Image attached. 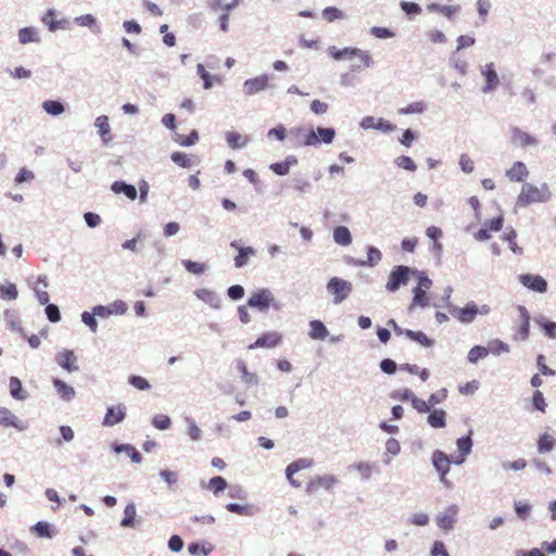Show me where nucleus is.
I'll return each instance as SVG.
<instances>
[{"label":"nucleus","instance_id":"0eeeda50","mask_svg":"<svg viewBox=\"0 0 556 556\" xmlns=\"http://www.w3.org/2000/svg\"><path fill=\"white\" fill-rule=\"evenodd\" d=\"M248 304L264 312L274 304V295L268 289H262L249 298Z\"/></svg>","mask_w":556,"mask_h":556},{"label":"nucleus","instance_id":"a19ab883","mask_svg":"<svg viewBox=\"0 0 556 556\" xmlns=\"http://www.w3.org/2000/svg\"><path fill=\"white\" fill-rule=\"evenodd\" d=\"M184 267L191 274L201 275L206 270L204 263L193 262L191 260L182 261Z\"/></svg>","mask_w":556,"mask_h":556},{"label":"nucleus","instance_id":"37998d69","mask_svg":"<svg viewBox=\"0 0 556 556\" xmlns=\"http://www.w3.org/2000/svg\"><path fill=\"white\" fill-rule=\"evenodd\" d=\"M489 354V350L484 346L476 345L468 353V359L471 363H476L480 358L485 357Z\"/></svg>","mask_w":556,"mask_h":556},{"label":"nucleus","instance_id":"864d4df0","mask_svg":"<svg viewBox=\"0 0 556 556\" xmlns=\"http://www.w3.org/2000/svg\"><path fill=\"white\" fill-rule=\"evenodd\" d=\"M516 231L510 229L509 231L505 232L502 238L509 243V248L514 253H520L521 249L516 243Z\"/></svg>","mask_w":556,"mask_h":556},{"label":"nucleus","instance_id":"473e14b6","mask_svg":"<svg viewBox=\"0 0 556 556\" xmlns=\"http://www.w3.org/2000/svg\"><path fill=\"white\" fill-rule=\"evenodd\" d=\"M237 368L241 372V379L243 380L244 383H247V384H256L257 383V377L248 370V367L244 362L239 361L237 364Z\"/></svg>","mask_w":556,"mask_h":556},{"label":"nucleus","instance_id":"4be33fe9","mask_svg":"<svg viewBox=\"0 0 556 556\" xmlns=\"http://www.w3.org/2000/svg\"><path fill=\"white\" fill-rule=\"evenodd\" d=\"M0 425L9 428H15L17 430H24L25 425L18 420V418L8 408H0Z\"/></svg>","mask_w":556,"mask_h":556},{"label":"nucleus","instance_id":"680f3d73","mask_svg":"<svg viewBox=\"0 0 556 556\" xmlns=\"http://www.w3.org/2000/svg\"><path fill=\"white\" fill-rule=\"evenodd\" d=\"M46 314L50 321L58 323L61 319L60 309L54 304H48L46 307Z\"/></svg>","mask_w":556,"mask_h":556},{"label":"nucleus","instance_id":"c756f323","mask_svg":"<svg viewBox=\"0 0 556 556\" xmlns=\"http://www.w3.org/2000/svg\"><path fill=\"white\" fill-rule=\"evenodd\" d=\"M255 254V250L251 247L239 248V253L235 257V266L241 268L247 265L249 257Z\"/></svg>","mask_w":556,"mask_h":556},{"label":"nucleus","instance_id":"b1692460","mask_svg":"<svg viewBox=\"0 0 556 556\" xmlns=\"http://www.w3.org/2000/svg\"><path fill=\"white\" fill-rule=\"evenodd\" d=\"M296 163H298V159L293 155H289L286 157V160L283 162L273 163L270 165V169L276 175L283 176V175H287L290 170V167L292 165H295Z\"/></svg>","mask_w":556,"mask_h":556},{"label":"nucleus","instance_id":"bf43d9fd","mask_svg":"<svg viewBox=\"0 0 556 556\" xmlns=\"http://www.w3.org/2000/svg\"><path fill=\"white\" fill-rule=\"evenodd\" d=\"M413 304L419 306H425L427 304L426 291L421 289V287H416L414 289Z\"/></svg>","mask_w":556,"mask_h":556},{"label":"nucleus","instance_id":"0e129e2a","mask_svg":"<svg viewBox=\"0 0 556 556\" xmlns=\"http://www.w3.org/2000/svg\"><path fill=\"white\" fill-rule=\"evenodd\" d=\"M515 510L520 518L526 519L530 514L531 506L525 502H516Z\"/></svg>","mask_w":556,"mask_h":556},{"label":"nucleus","instance_id":"ddd939ff","mask_svg":"<svg viewBox=\"0 0 556 556\" xmlns=\"http://www.w3.org/2000/svg\"><path fill=\"white\" fill-rule=\"evenodd\" d=\"M432 464L439 472L441 480L447 484L445 476L447 475L451 467L450 457L442 451H434L432 454Z\"/></svg>","mask_w":556,"mask_h":556},{"label":"nucleus","instance_id":"e433bc0d","mask_svg":"<svg viewBox=\"0 0 556 556\" xmlns=\"http://www.w3.org/2000/svg\"><path fill=\"white\" fill-rule=\"evenodd\" d=\"M381 257H382V254L377 248L369 247L368 253H367V260L363 261L361 264L363 266H375L376 264H378L381 261Z\"/></svg>","mask_w":556,"mask_h":556},{"label":"nucleus","instance_id":"393cba45","mask_svg":"<svg viewBox=\"0 0 556 556\" xmlns=\"http://www.w3.org/2000/svg\"><path fill=\"white\" fill-rule=\"evenodd\" d=\"M96 126L99 129V134L103 140V142L108 143L112 140L111 136V127L109 124V118L105 115H101L96 119Z\"/></svg>","mask_w":556,"mask_h":556},{"label":"nucleus","instance_id":"c85d7f7f","mask_svg":"<svg viewBox=\"0 0 556 556\" xmlns=\"http://www.w3.org/2000/svg\"><path fill=\"white\" fill-rule=\"evenodd\" d=\"M10 393L16 400H25L27 392L23 389L22 382L17 377L10 378Z\"/></svg>","mask_w":556,"mask_h":556},{"label":"nucleus","instance_id":"5fc2aeb1","mask_svg":"<svg viewBox=\"0 0 556 556\" xmlns=\"http://www.w3.org/2000/svg\"><path fill=\"white\" fill-rule=\"evenodd\" d=\"M488 350L491 351L495 355H500L501 353H507L509 351V348L503 341L494 340L490 343V346Z\"/></svg>","mask_w":556,"mask_h":556},{"label":"nucleus","instance_id":"a211bd4d","mask_svg":"<svg viewBox=\"0 0 556 556\" xmlns=\"http://www.w3.org/2000/svg\"><path fill=\"white\" fill-rule=\"evenodd\" d=\"M458 456L454 459V464L460 465L465 462L466 456L471 452L472 440H471V431L468 435L459 438L456 441Z\"/></svg>","mask_w":556,"mask_h":556},{"label":"nucleus","instance_id":"2eb2a0df","mask_svg":"<svg viewBox=\"0 0 556 556\" xmlns=\"http://www.w3.org/2000/svg\"><path fill=\"white\" fill-rule=\"evenodd\" d=\"M520 326L516 333L514 334V339L518 341H526L530 334V315L526 307L520 306Z\"/></svg>","mask_w":556,"mask_h":556},{"label":"nucleus","instance_id":"6ab92c4d","mask_svg":"<svg viewBox=\"0 0 556 556\" xmlns=\"http://www.w3.org/2000/svg\"><path fill=\"white\" fill-rule=\"evenodd\" d=\"M125 416L126 412L123 405L109 407L102 424L103 426L112 427L121 422L125 418Z\"/></svg>","mask_w":556,"mask_h":556},{"label":"nucleus","instance_id":"f257e3e1","mask_svg":"<svg viewBox=\"0 0 556 556\" xmlns=\"http://www.w3.org/2000/svg\"><path fill=\"white\" fill-rule=\"evenodd\" d=\"M551 197L552 193L546 184H542L540 187L532 184H525L517 197L516 205L519 207H526L534 203L546 202Z\"/></svg>","mask_w":556,"mask_h":556},{"label":"nucleus","instance_id":"cd10ccee","mask_svg":"<svg viewBox=\"0 0 556 556\" xmlns=\"http://www.w3.org/2000/svg\"><path fill=\"white\" fill-rule=\"evenodd\" d=\"M333 239L341 245H349L352 242L350 230L345 226H338L334 228Z\"/></svg>","mask_w":556,"mask_h":556},{"label":"nucleus","instance_id":"58836bf2","mask_svg":"<svg viewBox=\"0 0 556 556\" xmlns=\"http://www.w3.org/2000/svg\"><path fill=\"white\" fill-rule=\"evenodd\" d=\"M405 336L422 346H429L430 339L421 331L405 330Z\"/></svg>","mask_w":556,"mask_h":556},{"label":"nucleus","instance_id":"1a4fd4ad","mask_svg":"<svg viewBox=\"0 0 556 556\" xmlns=\"http://www.w3.org/2000/svg\"><path fill=\"white\" fill-rule=\"evenodd\" d=\"M269 87V77L260 75L254 78L247 79L243 84V91L247 96L256 94Z\"/></svg>","mask_w":556,"mask_h":556},{"label":"nucleus","instance_id":"13d9d810","mask_svg":"<svg viewBox=\"0 0 556 556\" xmlns=\"http://www.w3.org/2000/svg\"><path fill=\"white\" fill-rule=\"evenodd\" d=\"M42 23L49 27L51 31L59 28V23L55 21V15L52 10H49L42 17Z\"/></svg>","mask_w":556,"mask_h":556},{"label":"nucleus","instance_id":"f03ea898","mask_svg":"<svg viewBox=\"0 0 556 556\" xmlns=\"http://www.w3.org/2000/svg\"><path fill=\"white\" fill-rule=\"evenodd\" d=\"M328 52L331 58H333L334 60H338V61L342 60V59H352V58L356 56V58H358V60L361 62L359 66H364V67H369L372 63V60H371V56L369 55V53L367 51H363L357 48H344V49L340 50L336 47H330Z\"/></svg>","mask_w":556,"mask_h":556},{"label":"nucleus","instance_id":"e2e57ef3","mask_svg":"<svg viewBox=\"0 0 556 556\" xmlns=\"http://www.w3.org/2000/svg\"><path fill=\"white\" fill-rule=\"evenodd\" d=\"M540 326L544 329L545 334L551 338H556V323L549 320L539 321Z\"/></svg>","mask_w":556,"mask_h":556},{"label":"nucleus","instance_id":"de8ad7c7","mask_svg":"<svg viewBox=\"0 0 556 556\" xmlns=\"http://www.w3.org/2000/svg\"><path fill=\"white\" fill-rule=\"evenodd\" d=\"M320 140L324 143H331L333 141L336 131L333 128H317L315 131Z\"/></svg>","mask_w":556,"mask_h":556},{"label":"nucleus","instance_id":"9b49d317","mask_svg":"<svg viewBox=\"0 0 556 556\" xmlns=\"http://www.w3.org/2000/svg\"><path fill=\"white\" fill-rule=\"evenodd\" d=\"M312 465L313 460L308 458H301L291 463L290 465H288L286 469L287 479L293 486L300 488L302 485V482L296 480L294 478V475L301 469L309 468Z\"/></svg>","mask_w":556,"mask_h":556},{"label":"nucleus","instance_id":"39448f33","mask_svg":"<svg viewBox=\"0 0 556 556\" xmlns=\"http://www.w3.org/2000/svg\"><path fill=\"white\" fill-rule=\"evenodd\" d=\"M490 313V306H478L475 302H469L467 305L457 311L456 317L460 323H471L477 315H486Z\"/></svg>","mask_w":556,"mask_h":556},{"label":"nucleus","instance_id":"412c9836","mask_svg":"<svg viewBox=\"0 0 556 556\" xmlns=\"http://www.w3.org/2000/svg\"><path fill=\"white\" fill-rule=\"evenodd\" d=\"M56 363L65 370L72 372L78 370L76 356L73 351L64 350L56 355Z\"/></svg>","mask_w":556,"mask_h":556},{"label":"nucleus","instance_id":"5701e85b","mask_svg":"<svg viewBox=\"0 0 556 556\" xmlns=\"http://www.w3.org/2000/svg\"><path fill=\"white\" fill-rule=\"evenodd\" d=\"M309 332L308 336L313 340H324L328 337L329 332L326 326L320 320H312L309 321Z\"/></svg>","mask_w":556,"mask_h":556},{"label":"nucleus","instance_id":"a18cd8bd","mask_svg":"<svg viewBox=\"0 0 556 556\" xmlns=\"http://www.w3.org/2000/svg\"><path fill=\"white\" fill-rule=\"evenodd\" d=\"M128 382L136 389L142 390V391L149 390L151 388L149 381L141 376L132 375L128 378Z\"/></svg>","mask_w":556,"mask_h":556},{"label":"nucleus","instance_id":"f704fd0d","mask_svg":"<svg viewBox=\"0 0 556 556\" xmlns=\"http://www.w3.org/2000/svg\"><path fill=\"white\" fill-rule=\"evenodd\" d=\"M170 159L180 167L189 168L192 166V157L184 152H174L172 153Z\"/></svg>","mask_w":556,"mask_h":556},{"label":"nucleus","instance_id":"c03bdc74","mask_svg":"<svg viewBox=\"0 0 556 556\" xmlns=\"http://www.w3.org/2000/svg\"><path fill=\"white\" fill-rule=\"evenodd\" d=\"M18 40L21 43L25 45L28 42L37 41L38 39L36 38V33L33 28L25 27V28L20 29Z\"/></svg>","mask_w":556,"mask_h":556},{"label":"nucleus","instance_id":"7ed1b4c3","mask_svg":"<svg viewBox=\"0 0 556 556\" xmlns=\"http://www.w3.org/2000/svg\"><path fill=\"white\" fill-rule=\"evenodd\" d=\"M417 271L407 266H395L389 275L386 288L390 292L396 291L401 286H406L410 276L416 275Z\"/></svg>","mask_w":556,"mask_h":556},{"label":"nucleus","instance_id":"49530a36","mask_svg":"<svg viewBox=\"0 0 556 556\" xmlns=\"http://www.w3.org/2000/svg\"><path fill=\"white\" fill-rule=\"evenodd\" d=\"M323 17L327 21V22H333L336 20H340L343 17V13L334 8V7H328L326 9H324L323 11Z\"/></svg>","mask_w":556,"mask_h":556},{"label":"nucleus","instance_id":"6e6d98bb","mask_svg":"<svg viewBox=\"0 0 556 556\" xmlns=\"http://www.w3.org/2000/svg\"><path fill=\"white\" fill-rule=\"evenodd\" d=\"M396 164L399 167L404 168L406 170H410V172L416 170V164L409 156L402 155V156L397 157Z\"/></svg>","mask_w":556,"mask_h":556},{"label":"nucleus","instance_id":"a878e982","mask_svg":"<svg viewBox=\"0 0 556 556\" xmlns=\"http://www.w3.org/2000/svg\"><path fill=\"white\" fill-rule=\"evenodd\" d=\"M111 189L117 194L124 193L130 200H135L137 198L136 188L132 185L125 184L124 181L113 182Z\"/></svg>","mask_w":556,"mask_h":556},{"label":"nucleus","instance_id":"774afa93","mask_svg":"<svg viewBox=\"0 0 556 556\" xmlns=\"http://www.w3.org/2000/svg\"><path fill=\"white\" fill-rule=\"evenodd\" d=\"M459 166L463 172L469 174L475 168V162L466 154H463L459 159Z\"/></svg>","mask_w":556,"mask_h":556},{"label":"nucleus","instance_id":"f3484780","mask_svg":"<svg viewBox=\"0 0 556 556\" xmlns=\"http://www.w3.org/2000/svg\"><path fill=\"white\" fill-rule=\"evenodd\" d=\"M506 176L510 181L522 182L529 176V170L525 163L517 161L506 170Z\"/></svg>","mask_w":556,"mask_h":556},{"label":"nucleus","instance_id":"2f4dec72","mask_svg":"<svg viewBox=\"0 0 556 556\" xmlns=\"http://www.w3.org/2000/svg\"><path fill=\"white\" fill-rule=\"evenodd\" d=\"M428 422L433 428H442L445 426V412L434 409L428 416Z\"/></svg>","mask_w":556,"mask_h":556},{"label":"nucleus","instance_id":"4c0bfd02","mask_svg":"<svg viewBox=\"0 0 556 556\" xmlns=\"http://www.w3.org/2000/svg\"><path fill=\"white\" fill-rule=\"evenodd\" d=\"M43 110L50 115H59L64 112V106L61 102L54 100H47L42 103Z\"/></svg>","mask_w":556,"mask_h":556},{"label":"nucleus","instance_id":"69168bd1","mask_svg":"<svg viewBox=\"0 0 556 556\" xmlns=\"http://www.w3.org/2000/svg\"><path fill=\"white\" fill-rule=\"evenodd\" d=\"M447 395H448L447 389H442V390L438 391L437 393H433L430 395L429 404L431 406H434V405L443 402L444 400H446Z\"/></svg>","mask_w":556,"mask_h":556},{"label":"nucleus","instance_id":"603ef678","mask_svg":"<svg viewBox=\"0 0 556 556\" xmlns=\"http://www.w3.org/2000/svg\"><path fill=\"white\" fill-rule=\"evenodd\" d=\"M532 404L535 409L540 410L541 413H545L547 405H546L544 395L541 391L536 390L533 393Z\"/></svg>","mask_w":556,"mask_h":556},{"label":"nucleus","instance_id":"f8f14e48","mask_svg":"<svg viewBox=\"0 0 556 556\" xmlns=\"http://www.w3.org/2000/svg\"><path fill=\"white\" fill-rule=\"evenodd\" d=\"M519 281L525 287H527L528 289L533 290L535 292L543 293L547 290L546 280L539 275H531V274L520 275Z\"/></svg>","mask_w":556,"mask_h":556},{"label":"nucleus","instance_id":"20e7f679","mask_svg":"<svg viewBox=\"0 0 556 556\" xmlns=\"http://www.w3.org/2000/svg\"><path fill=\"white\" fill-rule=\"evenodd\" d=\"M327 289L333 295V302L339 304L352 292V283L341 278L333 277L328 281Z\"/></svg>","mask_w":556,"mask_h":556},{"label":"nucleus","instance_id":"4468645a","mask_svg":"<svg viewBox=\"0 0 556 556\" xmlns=\"http://www.w3.org/2000/svg\"><path fill=\"white\" fill-rule=\"evenodd\" d=\"M293 137H294V146L295 147H306V146L315 147L320 143V140L314 130L298 129L293 134Z\"/></svg>","mask_w":556,"mask_h":556},{"label":"nucleus","instance_id":"c9c22d12","mask_svg":"<svg viewBox=\"0 0 556 556\" xmlns=\"http://www.w3.org/2000/svg\"><path fill=\"white\" fill-rule=\"evenodd\" d=\"M555 441L548 433H544L540 437L538 442V450L540 453H546L553 450Z\"/></svg>","mask_w":556,"mask_h":556},{"label":"nucleus","instance_id":"79ce46f5","mask_svg":"<svg viewBox=\"0 0 556 556\" xmlns=\"http://www.w3.org/2000/svg\"><path fill=\"white\" fill-rule=\"evenodd\" d=\"M31 531L36 533L39 538H51L53 532L51 531L50 525L43 521L37 522Z\"/></svg>","mask_w":556,"mask_h":556},{"label":"nucleus","instance_id":"423d86ee","mask_svg":"<svg viewBox=\"0 0 556 556\" xmlns=\"http://www.w3.org/2000/svg\"><path fill=\"white\" fill-rule=\"evenodd\" d=\"M337 482L338 480L334 476H317L307 483L305 492L308 495H313L316 494L320 489L328 491L331 490L337 484Z\"/></svg>","mask_w":556,"mask_h":556},{"label":"nucleus","instance_id":"9d476101","mask_svg":"<svg viewBox=\"0 0 556 556\" xmlns=\"http://www.w3.org/2000/svg\"><path fill=\"white\" fill-rule=\"evenodd\" d=\"M282 341V336L276 331L265 332L258 337L255 342L249 345L250 350L265 348L271 349L279 345Z\"/></svg>","mask_w":556,"mask_h":556},{"label":"nucleus","instance_id":"338daca9","mask_svg":"<svg viewBox=\"0 0 556 556\" xmlns=\"http://www.w3.org/2000/svg\"><path fill=\"white\" fill-rule=\"evenodd\" d=\"M412 404L415 409H417L419 413H427L429 412L431 405L429 404V401L426 402L421 399L416 397L415 395L412 396Z\"/></svg>","mask_w":556,"mask_h":556},{"label":"nucleus","instance_id":"aec40b11","mask_svg":"<svg viewBox=\"0 0 556 556\" xmlns=\"http://www.w3.org/2000/svg\"><path fill=\"white\" fill-rule=\"evenodd\" d=\"M482 75L484 76L486 81V85L483 87L484 92L492 91L498 86L500 79L493 63L484 65V67L482 68Z\"/></svg>","mask_w":556,"mask_h":556},{"label":"nucleus","instance_id":"bb28decb","mask_svg":"<svg viewBox=\"0 0 556 556\" xmlns=\"http://www.w3.org/2000/svg\"><path fill=\"white\" fill-rule=\"evenodd\" d=\"M53 386L63 400L70 401L75 396L74 389L61 379H53Z\"/></svg>","mask_w":556,"mask_h":556},{"label":"nucleus","instance_id":"ea45409f","mask_svg":"<svg viewBox=\"0 0 556 556\" xmlns=\"http://www.w3.org/2000/svg\"><path fill=\"white\" fill-rule=\"evenodd\" d=\"M426 104L422 101H417L408 104L405 108L399 110V114L407 115V114H420L425 111Z\"/></svg>","mask_w":556,"mask_h":556},{"label":"nucleus","instance_id":"72a5a7b5","mask_svg":"<svg viewBox=\"0 0 556 556\" xmlns=\"http://www.w3.org/2000/svg\"><path fill=\"white\" fill-rule=\"evenodd\" d=\"M18 295L16 286L14 283L8 282L5 285L0 286V296L3 300H15Z\"/></svg>","mask_w":556,"mask_h":556},{"label":"nucleus","instance_id":"7c9ffc66","mask_svg":"<svg viewBox=\"0 0 556 556\" xmlns=\"http://www.w3.org/2000/svg\"><path fill=\"white\" fill-rule=\"evenodd\" d=\"M226 141L231 149H239L245 146L248 140L239 132L229 131L226 134Z\"/></svg>","mask_w":556,"mask_h":556},{"label":"nucleus","instance_id":"09e8293b","mask_svg":"<svg viewBox=\"0 0 556 556\" xmlns=\"http://www.w3.org/2000/svg\"><path fill=\"white\" fill-rule=\"evenodd\" d=\"M427 236L433 240V248L437 251L441 250V244L438 242V240L442 237V230L435 226L428 227L427 229Z\"/></svg>","mask_w":556,"mask_h":556},{"label":"nucleus","instance_id":"dca6fc26","mask_svg":"<svg viewBox=\"0 0 556 556\" xmlns=\"http://www.w3.org/2000/svg\"><path fill=\"white\" fill-rule=\"evenodd\" d=\"M511 142L521 148L536 144V139L529 132H526L517 127L511 128Z\"/></svg>","mask_w":556,"mask_h":556},{"label":"nucleus","instance_id":"052dcab7","mask_svg":"<svg viewBox=\"0 0 556 556\" xmlns=\"http://www.w3.org/2000/svg\"><path fill=\"white\" fill-rule=\"evenodd\" d=\"M197 72L200 75V77L203 79V87L205 89H210L213 86V83H212V79H211V75L205 70L204 65L201 64V63L198 64Z\"/></svg>","mask_w":556,"mask_h":556},{"label":"nucleus","instance_id":"4d7b16f0","mask_svg":"<svg viewBox=\"0 0 556 556\" xmlns=\"http://www.w3.org/2000/svg\"><path fill=\"white\" fill-rule=\"evenodd\" d=\"M199 139L198 132L192 130L188 136H178L177 142L180 146L188 147L194 144Z\"/></svg>","mask_w":556,"mask_h":556},{"label":"nucleus","instance_id":"8fccbe9b","mask_svg":"<svg viewBox=\"0 0 556 556\" xmlns=\"http://www.w3.org/2000/svg\"><path fill=\"white\" fill-rule=\"evenodd\" d=\"M153 426L160 430H166L170 427V418L166 415H156L152 420Z\"/></svg>","mask_w":556,"mask_h":556},{"label":"nucleus","instance_id":"6e6552de","mask_svg":"<svg viewBox=\"0 0 556 556\" xmlns=\"http://www.w3.org/2000/svg\"><path fill=\"white\" fill-rule=\"evenodd\" d=\"M504 217L498 215L489 222H485L481 229L475 233V239L479 241L489 240L492 237V232H497L503 228Z\"/></svg>","mask_w":556,"mask_h":556},{"label":"nucleus","instance_id":"3c124183","mask_svg":"<svg viewBox=\"0 0 556 556\" xmlns=\"http://www.w3.org/2000/svg\"><path fill=\"white\" fill-rule=\"evenodd\" d=\"M226 486H227L226 480L223 477H219V476L212 478L210 480V482H208V488L214 493H218V492L224 491L226 489Z\"/></svg>","mask_w":556,"mask_h":556}]
</instances>
